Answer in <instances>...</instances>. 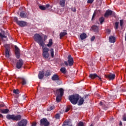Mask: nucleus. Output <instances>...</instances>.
I'll return each mask as SVG.
<instances>
[{"mask_svg": "<svg viewBox=\"0 0 126 126\" xmlns=\"http://www.w3.org/2000/svg\"><path fill=\"white\" fill-rule=\"evenodd\" d=\"M72 10L73 11V12H75L76 11V9L75 8H72Z\"/></svg>", "mask_w": 126, "mask_h": 126, "instance_id": "obj_45", "label": "nucleus"}, {"mask_svg": "<svg viewBox=\"0 0 126 126\" xmlns=\"http://www.w3.org/2000/svg\"><path fill=\"white\" fill-rule=\"evenodd\" d=\"M60 70L61 72H62V73H63L64 74L66 73V69H65V67H62Z\"/></svg>", "mask_w": 126, "mask_h": 126, "instance_id": "obj_25", "label": "nucleus"}, {"mask_svg": "<svg viewBox=\"0 0 126 126\" xmlns=\"http://www.w3.org/2000/svg\"><path fill=\"white\" fill-rule=\"evenodd\" d=\"M105 76L106 78L109 79V80H113V79H115V77H116V75H115V74H110L108 75H105Z\"/></svg>", "mask_w": 126, "mask_h": 126, "instance_id": "obj_12", "label": "nucleus"}, {"mask_svg": "<svg viewBox=\"0 0 126 126\" xmlns=\"http://www.w3.org/2000/svg\"><path fill=\"white\" fill-rule=\"evenodd\" d=\"M99 105H100V106H103V102H100L99 103Z\"/></svg>", "mask_w": 126, "mask_h": 126, "instance_id": "obj_50", "label": "nucleus"}, {"mask_svg": "<svg viewBox=\"0 0 126 126\" xmlns=\"http://www.w3.org/2000/svg\"><path fill=\"white\" fill-rule=\"evenodd\" d=\"M64 31L66 32V30H64Z\"/></svg>", "mask_w": 126, "mask_h": 126, "instance_id": "obj_54", "label": "nucleus"}, {"mask_svg": "<svg viewBox=\"0 0 126 126\" xmlns=\"http://www.w3.org/2000/svg\"><path fill=\"white\" fill-rule=\"evenodd\" d=\"M13 93L15 94H19V91L18 90H14L13 91Z\"/></svg>", "mask_w": 126, "mask_h": 126, "instance_id": "obj_33", "label": "nucleus"}, {"mask_svg": "<svg viewBox=\"0 0 126 126\" xmlns=\"http://www.w3.org/2000/svg\"><path fill=\"white\" fill-rule=\"evenodd\" d=\"M55 109V107L51 106L49 108H47V111H52V110H54Z\"/></svg>", "mask_w": 126, "mask_h": 126, "instance_id": "obj_38", "label": "nucleus"}, {"mask_svg": "<svg viewBox=\"0 0 126 126\" xmlns=\"http://www.w3.org/2000/svg\"><path fill=\"white\" fill-rule=\"evenodd\" d=\"M66 34H67V33H66L65 32H61L60 34V38H63V36H65V35H66Z\"/></svg>", "mask_w": 126, "mask_h": 126, "instance_id": "obj_28", "label": "nucleus"}, {"mask_svg": "<svg viewBox=\"0 0 126 126\" xmlns=\"http://www.w3.org/2000/svg\"><path fill=\"white\" fill-rule=\"evenodd\" d=\"M92 28L94 32H98L99 31V28L97 26H93Z\"/></svg>", "mask_w": 126, "mask_h": 126, "instance_id": "obj_21", "label": "nucleus"}, {"mask_svg": "<svg viewBox=\"0 0 126 126\" xmlns=\"http://www.w3.org/2000/svg\"><path fill=\"white\" fill-rule=\"evenodd\" d=\"M22 65H23V61L21 59L17 62L16 67L20 69L21 67H22Z\"/></svg>", "mask_w": 126, "mask_h": 126, "instance_id": "obj_11", "label": "nucleus"}, {"mask_svg": "<svg viewBox=\"0 0 126 126\" xmlns=\"http://www.w3.org/2000/svg\"><path fill=\"white\" fill-rule=\"evenodd\" d=\"M109 40L110 43H115L116 42V37L114 36H111L109 37Z\"/></svg>", "mask_w": 126, "mask_h": 126, "instance_id": "obj_16", "label": "nucleus"}, {"mask_svg": "<svg viewBox=\"0 0 126 126\" xmlns=\"http://www.w3.org/2000/svg\"><path fill=\"white\" fill-rule=\"evenodd\" d=\"M44 74H45V72L44 71H39V73L38 75L39 79H43V78H44Z\"/></svg>", "mask_w": 126, "mask_h": 126, "instance_id": "obj_14", "label": "nucleus"}, {"mask_svg": "<svg viewBox=\"0 0 126 126\" xmlns=\"http://www.w3.org/2000/svg\"><path fill=\"white\" fill-rule=\"evenodd\" d=\"M119 126H123V123L122 122V121L120 122Z\"/></svg>", "mask_w": 126, "mask_h": 126, "instance_id": "obj_47", "label": "nucleus"}, {"mask_svg": "<svg viewBox=\"0 0 126 126\" xmlns=\"http://www.w3.org/2000/svg\"><path fill=\"white\" fill-rule=\"evenodd\" d=\"M54 43L53 42V39H50L49 40L48 43L46 45L47 47H48V48H51L52 46H53V44Z\"/></svg>", "mask_w": 126, "mask_h": 126, "instance_id": "obj_17", "label": "nucleus"}, {"mask_svg": "<svg viewBox=\"0 0 126 126\" xmlns=\"http://www.w3.org/2000/svg\"><path fill=\"white\" fill-rule=\"evenodd\" d=\"M84 102V99H83V98H81L79 100L78 105L79 106H81V105H82V104H83Z\"/></svg>", "mask_w": 126, "mask_h": 126, "instance_id": "obj_23", "label": "nucleus"}, {"mask_svg": "<svg viewBox=\"0 0 126 126\" xmlns=\"http://www.w3.org/2000/svg\"><path fill=\"white\" fill-rule=\"evenodd\" d=\"M68 99L73 105H76L79 100V95L78 94H72L68 96Z\"/></svg>", "mask_w": 126, "mask_h": 126, "instance_id": "obj_1", "label": "nucleus"}, {"mask_svg": "<svg viewBox=\"0 0 126 126\" xmlns=\"http://www.w3.org/2000/svg\"><path fill=\"white\" fill-rule=\"evenodd\" d=\"M94 1V0H88V3H92Z\"/></svg>", "mask_w": 126, "mask_h": 126, "instance_id": "obj_42", "label": "nucleus"}, {"mask_svg": "<svg viewBox=\"0 0 126 126\" xmlns=\"http://www.w3.org/2000/svg\"><path fill=\"white\" fill-rule=\"evenodd\" d=\"M123 24H124V21L122 20H120V26H123Z\"/></svg>", "mask_w": 126, "mask_h": 126, "instance_id": "obj_43", "label": "nucleus"}, {"mask_svg": "<svg viewBox=\"0 0 126 126\" xmlns=\"http://www.w3.org/2000/svg\"><path fill=\"white\" fill-rule=\"evenodd\" d=\"M95 40V36H93L91 38V42H93Z\"/></svg>", "mask_w": 126, "mask_h": 126, "instance_id": "obj_41", "label": "nucleus"}, {"mask_svg": "<svg viewBox=\"0 0 126 126\" xmlns=\"http://www.w3.org/2000/svg\"><path fill=\"white\" fill-rule=\"evenodd\" d=\"M60 4L62 7H64L65 6V0H60Z\"/></svg>", "mask_w": 126, "mask_h": 126, "instance_id": "obj_18", "label": "nucleus"}, {"mask_svg": "<svg viewBox=\"0 0 126 126\" xmlns=\"http://www.w3.org/2000/svg\"><path fill=\"white\" fill-rule=\"evenodd\" d=\"M123 121H124V122H126V117H123Z\"/></svg>", "mask_w": 126, "mask_h": 126, "instance_id": "obj_46", "label": "nucleus"}, {"mask_svg": "<svg viewBox=\"0 0 126 126\" xmlns=\"http://www.w3.org/2000/svg\"><path fill=\"white\" fill-rule=\"evenodd\" d=\"M87 37V35L85 33H83L80 35L81 40H84V39H86Z\"/></svg>", "mask_w": 126, "mask_h": 126, "instance_id": "obj_19", "label": "nucleus"}, {"mask_svg": "<svg viewBox=\"0 0 126 126\" xmlns=\"http://www.w3.org/2000/svg\"><path fill=\"white\" fill-rule=\"evenodd\" d=\"M110 15H113V16L115 15V12L113 11H112L111 10H108L106 11L104 14V16L105 17H108V16Z\"/></svg>", "mask_w": 126, "mask_h": 126, "instance_id": "obj_9", "label": "nucleus"}, {"mask_svg": "<svg viewBox=\"0 0 126 126\" xmlns=\"http://www.w3.org/2000/svg\"><path fill=\"white\" fill-rule=\"evenodd\" d=\"M42 57L44 59H49V51L50 49L47 47H42Z\"/></svg>", "mask_w": 126, "mask_h": 126, "instance_id": "obj_5", "label": "nucleus"}, {"mask_svg": "<svg viewBox=\"0 0 126 126\" xmlns=\"http://www.w3.org/2000/svg\"><path fill=\"white\" fill-rule=\"evenodd\" d=\"M15 49L16 57L17 59H19V58H20V52L19 48H18L16 45H15Z\"/></svg>", "mask_w": 126, "mask_h": 126, "instance_id": "obj_8", "label": "nucleus"}, {"mask_svg": "<svg viewBox=\"0 0 126 126\" xmlns=\"http://www.w3.org/2000/svg\"><path fill=\"white\" fill-rule=\"evenodd\" d=\"M115 29H118L119 27V22H116L115 23Z\"/></svg>", "mask_w": 126, "mask_h": 126, "instance_id": "obj_37", "label": "nucleus"}, {"mask_svg": "<svg viewBox=\"0 0 126 126\" xmlns=\"http://www.w3.org/2000/svg\"><path fill=\"white\" fill-rule=\"evenodd\" d=\"M17 24L21 27H24V26H26V25H27V23L23 21H20L19 22H18Z\"/></svg>", "mask_w": 126, "mask_h": 126, "instance_id": "obj_13", "label": "nucleus"}, {"mask_svg": "<svg viewBox=\"0 0 126 126\" xmlns=\"http://www.w3.org/2000/svg\"><path fill=\"white\" fill-rule=\"evenodd\" d=\"M36 123H32V126H36Z\"/></svg>", "mask_w": 126, "mask_h": 126, "instance_id": "obj_48", "label": "nucleus"}, {"mask_svg": "<svg viewBox=\"0 0 126 126\" xmlns=\"http://www.w3.org/2000/svg\"><path fill=\"white\" fill-rule=\"evenodd\" d=\"M69 122L68 121H64V124H63V126H68V123Z\"/></svg>", "mask_w": 126, "mask_h": 126, "instance_id": "obj_36", "label": "nucleus"}, {"mask_svg": "<svg viewBox=\"0 0 126 126\" xmlns=\"http://www.w3.org/2000/svg\"><path fill=\"white\" fill-rule=\"evenodd\" d=\"M39 8L41 9V10H45L46 8H50V5L47 4L46 7L44 6H39Z\"/></svg>", "mask_w": 126, "mask_h": 126, "instance_id": "obj_20", "label": "nucleus"}, {"mask_svg": "<svg viewBox=\"0 0 126 126\" xmlns=\"http://www.w3.org/2000/svg\"><path fill=\"white\" fill-rule=\"evenodd\" d=\"M50 53H51V57L52 58H54V49L51 48L50 49Z\"/></svg>", "mask_w": 126, "mask_h": 126, "instance_id": "obj_31", "label": "nucleus"}, {"mask_svg": "<svg viewBox=\"0 0 126 126\" xmlns=\"http://www.w3.org/2000/svg\"><path fill=\"white\" fill-rule=\"evenodd\" d=\"M21 118L22 117L20 115H15L14 114H9L6 116V119H7V120H12V121H16V122H17V121H20Z\"/></svg>", "mask_w": 126, "mask_h": 126, "instance_id": "obj_3", "label": "nucleus"}, {"mask_svg": "<svg viewBox=\"0 0 126 126\" xmlns=\"http://www.w3.org/2000/svg\"><path fill=\"white\" fill-rule=\"evenodd\" d=\"M68 62L66 61H64V64H65L67 66V65H69V66H72V65H73V58L71 57V55H68Z\"/></svg>", "mask_w": 126, "mask_h": 126, "instance_id": "obj_6", "label": "nucleus"}, {"mask_svg": "<svg viewBox=\"0 0 126 126\" xmlns=\"http://www.w3.org/2000/svg\"><path fill=\"white\" fill-rule=\"evenodd\" d=\"M0 111L2 114H7V113H8V112H9V110H8V109H1V110H0Z\"/></svg>", "mask_w": 126, "mask_h": 126, "instance_id": "obj_24", "label": "nucleus"}, {"mask_svg": "<svg viewBox=\"0 0 126 126\" xmlns=\"http://www.w3.org/2000/svg\"><path fill=\"white\" fill-rule=\"evenodd\" d=\"M107 32H108V33H110V32H111V31H110V30H107Z\"/></svg>", "mask_w": 126, "mask_h": 126, "instance_id": "obj_53", "label": "nucleus"}, {"mask_svg": "<svg viewBox=\"0 0 126 126\" xmlns=\"http://www.w3.org/2000/svg\"><path fill=\"white\" fill-rule=\"evenodd\" d=\"M20 15L21 18H26L27 17V15L25 13H24V12H21Z\"/></svg>", "mask_w": 126, "mask_h": 126, "instance_id": "obj_22", "label": "nucleus"}, {"mask_svg": "<svg viewBox=\"0 0 126 126\" xmlns=\"http://www.w3.org/2000/svg\"><path fill=\"white\" fill-rule=\"evenodd\" d=\"M21 80H22V84L23 85H25V84H26V80H25V79H24V78H22Z\"/></svg>", "mask_w": 126, "mask_h": 126, "instance_id": "obj_30", "label": "nucleus"}, {"mask_svg": "<svg viewBox=\"0 0 126 126\" xmlns=\"http://www.w3.org/2000/svg\"><path fill=\"white\" fill-rule=\"evenodd\" d=\"M55 117V119H56L57 120H60V116L59 114H56Z\"/></svg>", "mask_w": 126, "mask_h": 126, "instance_id": "obj_35", "label": "nucleus"}, {"mask_svg": "<svg viewBox=\"0 0 126 126\" xmlns=\"http://www.w3.org/2000/svg\"><path fill=\"white\" fill-rule=\"evenodd\" d=\"M0 37L1 39L3 38H6V36L4 35V32H2L1 33H0Z\"/></svg>", "mask_w": 126, "mask_h": 126, "instance_id": "obj_27", "label": "nucleus"}, {"mask_svg": "<svg viewBox=\"0 0 126 126\" xmlns=\"http://www.w3.org/2000/svg\"><path fill=\"white\" fill-rule=\"evenodd\" d=\"M0 118H3V116L1 114H0Z\"/></svg>", "mask_w": 126, "mask_h": 126, "instance_id": "obj_51", "label": "nucleus"}, {"mask_svg": "<svg viewBox=\"0 0 126 126\" xmlns=\"http://www.w3.org/2000/svg\"><path fill=\"white\" fill-rule=\"evenodd\" d=\"M84 124H83V122H79L78 124V126H84Z\"/></svg>", "mask_w": 126, "mask_h": 126, "instance_id": "obj_40", "label": "nucleus"}, {"mask_svg": "<svg viewBox=\"0 0 126 126\" xmlns=\"http://www.w3.org/2000/svg\"><path fill=\"white\" fill-rule=\"evenodd\" d=\"M100 12H94V14L92 17V19H93L94 18V17H95V16H96V14H97V13H100Z\"/></svg>", "mask_w": 126, "mask_h": 126, "instance_id": "obj_34", "label": "nucleus"}, {"mask_svg": "<svg viewBox=\"0 0 126 126\" xmlns=\"http://www.w3.org/2000/svg\"><path fill=\"white\" fill-rule=\"evenodd\" d=\"M5 57L6 58H9V51L7 48L6 49L5 51Z\"/></svg>", "mask_w": 126, "mask_h": 126, "instance_id": "obj_26", "label": "nucleus"}, {"mask_svg": "<svg viewBox=\"0 0 126 126\" xmlns=\"http://www.w3.org/2000/svg\"><path fill=\"white\" fill-rule=\"evenodd\" d=\"M34 40L41 47H44V45H45V43H44V41L43 40V37H42V36H41L40 34H35L34 35Z\"/></svg>", "mask_w": 126, "mask_h": 126, "instance_id": "obj_2", "label": "nucleus"}, {"mask_svg": "<svg viewBox=\"0 0 126 126\" xmlns=\"http://www.w3.org/2000/svg\"><path fill=\"white\" fill-rule=\"evenodd\" d=\"M105 20V18L103 17H101L99 18V22L100 24H102L104 22V21Z\"/></svg>", "mask_w": 126, "mask_h": 126, "instance_id": "obj_29", "label": "nucleus"}, {"mask_svg": "<svg viewBox=\"0 0 126 126\" xmlns=\"http://www.w3.org/2000/svg\"><path fill=\"white\" fill-rule=\"evenodd\" d=\"M14 20L17 23V24H18V22H19V21H18V19L17 17L14 18Z\"/></svg>", "mask_w": 126, "mask_h": 126, "instance_id": "obj_39", "label": "nucleus"}, {"mask_svg": "<svg viewBox=\"0 0 126 126\" xmlns=\"http://www.w3.org/2000/svg\"><path fill=\"white\" fill-rule=\"evenodd\" d=\"M50 125V123L48 122L47 119L43 118L40 120V126H48Z\"/></svg>", "mask_w": 126, "mask_h": 126, "instance_id": "obj_7", "label": "nucleus"}, {"mask_svg": "<svg viewBox=\"0 0 126 126\" xmlns=\"http://www.w3.org/2000/svg\"><path fill=\"white\" fill-rule=\"evenodd\" d=\"M50 75H51V73L50 72V71H46V73H45V76L48 77L50 76Z\"/></svg>", "mask_w": 126, "mask_h": 126, "instance_id": "obj_32", "label": "nucleus"}, {"mask_svg": "<svg viewBox=\"0 0 126 126\" xmlns=\"http://www.w3.org/2000/svg\"><path fill=\"white\" fill-rule=\"evenodd\" d=\"M47 38H48V36H47L46 35L44 36V40H47Z\"/></svg>", "mask_w": 126, "mask_h": 126, "instance_id": "obj_49", "label": "nucleus"}, {"mask_svg": "<svg viewBox=\"0 0 126 126\" xmlns=\"http://www.w3.org/2000/svg\"><path fill=\"white\" fill-rule=\"evenodd\" d=\"M56 94L57 95V96L56 97L57 102H61L62 97L63 96V89L61 88L59 90H56Z\"/></svg>", "mask_w": 126, "mask_h": 126, "instance_id": "obj_4", "label": "nucleus"}, {"mask_svg": "<svg viewBox=\"0 0 126 126\" xmlns=\"http://www.w3.org/2000/svg\"><path fill=\"white\" fill-rule=\"evenodd\" d=\"M68 111H69V108L66 107L65 112L66 113H67V112H68Z\"/></svg>", "mask_w": 126, "mask_h": 126, "instance_id": "obj_44", "label": "nucleus"}, {"mask_svg": "<svg viewBox=\"0 0 126 126\" xmlns=\"http://www.w3.org/2000/svg\"><path fill=\"white\" fill-rule=\"evenodd\" d=\"M1 107H3V104H0V108H1Z\"/></svg>", "mask_w": 126, "mask_h": 126, "instance_id": "obj_52", "label": "nucleus"}, {"mask_svg": "<svg viewBox=\"0 0 126 126\" xmlns=\"http://www.w3.org/2000/svg\"><path fill=\"white\" fill-rule=\"evenodd\" d=\"M96 77H98L99 80H100V81H102V79H101V77L98 76L97 74H91L89 75V78H91L92 79H94V78H96Z\"/></svg>", "mask_w": 126, "mask_h": 126, "instance_id": "obj_10", "label": "nucleus"}, {"mask_svg": "<svg viewBox=\"0 0 126 126\" xmlns=\"http://www.w3.org/2000/svg\"><path fill=\"white\" fill-rule=\"evenodd\" d=\"M52 79L53 80V81H56L58 80H60V77H59V75L57 74H54L53 76L52 77Z\"/></svg>", "mask_w": 126, "mask_h": 126, "instance_id": "obj_15", "label": "nucleus"}]
</instances>
